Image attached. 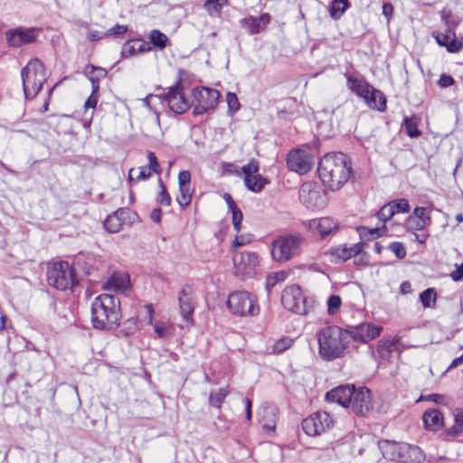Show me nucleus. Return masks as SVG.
<instances>
[{
  "label": "nucleus",
  "mask_w": 463,
  "mask_h": 463,
  "mask_svg": "<svg viewBox=\"0 0 463 463\" xmlns=\"http://www.w3.org/2000/svg\"><path fill=\"white\" fill-rule=\"evenodd\" d=\"M353 391L354 386L341 385L330 392H327L326 399L328 402H335L345 408L348 407L350 405V402H352Z\"/></svg>",
  "instance_id": "18"
},
{
  "label": "nucleus",
  "mask_w": 463,
  "mask_h": 463,
  "mask_svg": "<svg viewBox=\"0 0 463 463\" xmlns=\"http://www.w3.org/2000/svg\"><path fill=\"white\" fill-rule=\"evenodd\" d=\"M163 99L166 101L169 109L176 114H183L191 108L190 101L184 96V85L181 80L168 88V90L163 96Z\"/></svg>",
  "instance_id": "11"
},
{
  "label": "nucleus",
  "mask_w": 463,
  "mask_h": 463,
  "mask_svg": "<svg viewBox=\"0 0 463 463\" xmlns=\"http://www.w3.org/2000/svg\"><path fill=\"white\" fill-rule=\"evenodd\" d=\"M270 21L269 14L265 13L259 17L249 16L240 21L241 27L245 28L250 34L260 33Z\"/></svg>",
  "instance_id": "21"
},
{
  "label": "nucleus",
  "mask_w": 463,
  "mask_h": 463,
  "mask_svg": "<svg viewBox=\"0 0 463 463\" xmlns=\"http://www.w3.org/2000/svg\"><path fill=\"white\" fill-rule=\"evenodd\" d=\"M103 288L111 291H123L127 288L126 279L121 275L114 274L106 281Z\"/></svg>",
  "instance_id": "32"
},
{
  "label": "nucleus",
  "mask_w": 463,
  "mask_h": 463,
  "mask_svg": "<svg viewBox=\"0 0 463 463\" xmlns=\"http://www.w3.org/2000/svg\"><path fill=\"white\" fill-rule=\"evenodd\" d=\"M317 172L326 186L338 190L351 177V162L343 153H328L320 159Z\"/></svg>",
  "instance_id": "1"
},
{
  "label": "nucleus",
  "mask_w": 463,
  "mask_h": 463,
  "mask_svg": "<svg viewBox=\"0 0 463 463\" xmlns=\"http://www.w3.org/2000/svg\"><path fill=\"white\" fill-rule=\"evenodd\" d=\"M287 165L291 171L304 175L314 165V157L305 150H293L288 154Z\"/></svg>",
  "instance_id": "12"
},
{
  "label": "nucleus",
  "mask_w": 463,
  "mask_h": 463,
  "mask_svg": "<svg viewBox=\"0 0 463 463\" xmlns=\"http://www.w3.org/2000/svg\"><path fill=\"white\" fill-rule=\"evenodd\" d=\"M47 281L59 290L73 289L78 284L75 270L67 261L54 262L49 266Z\"/></svg>",
  "instance_id": "6"
},
{
  "label": "nucleus",
  "mask_w": 463,
  "mask_h": 463,
  "mask_svg": "<svg viewBox=\"0 0 463 463\" xmlns=\"http://www.w3.org/2000/svg\"><path fill=\"white\" fill-rule=\"evenodd\" d=\"M383 14L385 16L389 24L393 15V5L391 3H384L383 5Z\"/></svg>",
  "instance_id": "62"
},
{
  "label": "nucleus",
  "mask_w": 463,
  "mask_h": 463,
  "mask_svg": "<svg viewBox=\"0 0 463 463\" xmlns=\"http://www.w3.org/2000/svg\"><path fill=\"white\" fill-rule=\"evenodd\" d=\"M228 5V0H206L203 8L211 16L219 15L223 6Z\"/></svg>",
  "instance_id": "36"
},
{
  "label": "nucleus",
  "mask_w": 463,
  "mask_h": 463,
  "mask_svg": "<svg viewBox=\"0 0 463 463\" xmlns=\"http://www.w3.org/2000/svg\"><path fill=\"white\" fill-rule=\"evenodd\" d=\"M158 184L161 188V191L156 199L157 203L162 205L168 206L171 204V197H170L169 194L167 193L166 188L161 179H159Z\"/></svg>",
  "instance_id": "49"
},
{
  "label": "nucleus",
  "mask_w": 463,
  "mask_h": 463,
  "mask_svg": "<svg viewBox=\"0 0 463 463\" xmlns=\"http://www.w3.org/2000/svg\"><path fill=\"white\" fill-rule=\"evenodd\" d=\"M427 430L436 431L443 426V416L437 409L427 410L422 416Z\"/></svg>",
  "instance_id": "23"
},
{
  "label": "nucleus",
  "mask_w": 463,
  "mask_h": 463,
  "mask_svg": "<svg viewBox=\"0 0 463 463\" xmlns=\"http://www.w3.org/2000/svg\"><path fill=\"white\" fill-rule=\"evenodd\" d=\"M364 100L370 109H376L381 112L385 111L386 109V99L384 94L373 87L371 89L369 95L365 97Z\"/></svg>",
  "instance_id": "24"
},
{
  "label": "nucleus",
  "mask_w": 463,
  "mask_h": 463,
  "mask_svg": "<svg viewBox=\"0 0 463 463\" xmlns=\"http://www.w3.org/2000/svg\"><path fill=\"white\" fill-rule=\"evenodd\" d=\"M103 225L110 233L118 232L123 227L121 221H119L118 217L114 213L106 218Z\"/></svg>",
  "instance_id": "37"
},
{
  "label": "nucleus",
  "mask_w": 463,
  "mask_h": 463,
  "mask_svg": "<svg viewBox=\"0 0 463 463\" xmlns=\"http://www.w3.org/2000/svg\"><path fill=\"white\" fill-rule=\"evenodd\" d=\"M437 298L436 290L429 288L422 291L420 295V299L424 307H430L435 303Z\"/></svg>",
  "instance_id": "40"
},
{
  "label": "nucleus",
  "mask_w": 463,
  "mask_h": 463,
  "mask_svg": "<svg viewBox=\"0 0 463 463\" xmlns=\"http://www.w3.org/2000/svg\"><path fill=\"white\" fill-rule=\"evenodd\" d=\"M226 102L228 105V114L233 115L240 109V102L238 97L233 92H228L226 95Z\"/></svg>",
  "instance_id": "44"
},
{
  "label": "nucleus",
  "mask_w": 463,
  "mask_h": 463,
  "mask_svg": "<svg viewBox=\"0 0 463 463\" xmlns=\"http://www.w3.org/2000/svg\"><path fill=\"white\" fill-rule=\"evenodd\" d=\"M260 422L266 431H274L276 428V411L273 408H265L259 414Z\"/></svg>",
  "instance_id": "29"
},
{
  "label": "nucleus",
  "mask_w": 463,
  "mask_h": 463,
  "mask_svg": "<svg viewBox=\"0 0 463 463\" xmlns=\"http://www.w3.org/2000/svg\"><path fill=\"white\" fill-rule=\"evenodd\" d=\"M232 213V225L234 230L239 232L241 231V222H242V213L241 209L237 206L234 209L230 210Z\"/></svg>",
  "instance_id": "55"
},
{
  "label": "nucleus",
  "mask_w": 463,
  "mask_h": 463,
  "mask_svg": "<svg viewBox=\"0 0 463 463\" xmlns=\"http://www.w3.org/2000/svg\"><path fill=\"white\" fill-rule=\"evenodd\" d=\"M359 234L362 239L373 240L387 234V228L383 224L381 228L361 227Z\"/></svg>",
  "instance_id": "35"
},
{
  "label": "nucleus",
  "mask_w": 463,
  "mask_h": 463,
  "mask_svg": "<svg viewBox=\"0 0 463 463\" xmlns=\"http://www.w3.org/2000/svg\"><path fill=\"white\" fill-rule=\"evenodd\" d=\"M245 186L253 193L261 192L268 184L267 178L260 174H255L248 178H244Z\"/></svg>",
  "instance_id": "30"
},
{
  "label": "nucleus",
  "mask_w": 463,
  "mask_h": 463,
  "mask_svg": "<svg viewBox=\"0 0 463 463\" xmlns=\"http://www.w3.org/2000/svg\"><path fill=\"white\" fill-rule=\"evenodd\" d=\"M334 424L332 417L326 411H317L302 421V429L308 436H317L328 430Z\"/></svg>",
  "instance_id": "10"
},
{
  "label": "nucleus",
  "mask_w": 463,
  "mask_h": 463,
  "mask_svg": "<svg viewBox=\"0 0 463 463\" xmlns=\"http://www.w3.org/2000/svg\"><path fill=\"white\" fill-rule=\"evenodd\" d=\"M383 326L372 323H361L357 326H348L345 332L348 333V340L350 338L354 341L367 343L376 338L382 332Z\"/></svg>",
  "instance_id": "13"
},
{
  "label": "nucleus",
  "mask_w": 463,
  "mask_h": 463,
  "mask_svg": "<svg viewBox=\"0 0 463 463\" xmlns=\"http://www.w3.org/2000/svg\"><path fill=\"white\" fill-rule=\"evenodd\" d=\"M420 119L416 116L411 117H404L403 118V124L406 130L407 135L411 137L415 138L421 135V131L419 130L418 125H419Z\"/></svg>",
  "instance_id": "33"
},
{
  "label": "nucleus",
  "mask_w": 463,
  "mask_h": 463,
  "mask_svg": "<svg viewBox=\"0 0 463 463\" xmlns=\"http://www.w3.org/2000/svg\"><path fill=\"white\" fill-rule=\"evenodd\" d=\"M347 85L354 93L363 99L369 95V92L373 88V86L365 80L354 78L352 76L347 77Z\"/></svg>",
  "instance_id": "26"
},
{
  "label": "nucleus",
  "mask_w": 463,
  "mask_h": 463,
  "mask_svg": "<svg viewBox=\"0 0 463 463\" xmlns=\"http://www.w3.org/2000/svg\"><path fill=\"white\" fill-rule=\"evenodd\" d=\"M388 248L395 254L398 259H404L406 257L407 251L402 242L393 241L390 243Z\"/></svg>",
  "instance_id": "51"
},
{
  "label": "nucleus",
  "mask_w": 463,
  "mask_h": 463,
  "mask_svg": "<svg viewBox=\"0 0 463 463\" xmlns=\"http://www.w3.org/2000/svg\"><path fill=\"white\" fill-rule=\"evenodd\" d=\"M455 424L446 430V434L449 437H455L463 430V419L460 412L454 414Z\"/></svg>",
  "instance_id": "42"
},
{
  "label": "nucleus",
  "mask_w": 463,
  "mask_h": 463,
  "mask_svg": "<svg viewBox=\"0 0 463 463\" xmlns=\"http://www.w3.org/2000/svg\"><path fill=\"white\" fill-rule=\"evenodd\" d=\"M435 39L439 45L445 46L449 52H457L461 48V43L456 39L455 34L437 33Z\"/></svg>",
  "instance_id": "27"
},
{
  "label": "nucleus",
  "mask_w": 463,
  "mask_h": 463,
  "mask_svg": "<svg viewBox=\"0 0 463 463\" xmlns=\"http://www.w3.org/2000/svg\"><path fill=\"white\" fill-rule=\"evenodd\" d=\"M281 301L286 309L298 315H307L313 307V300L306 298L298 285L287 287L283 290Z\"/></svg>",
  "instance_id": "7"
},
{
  "label": "nucleus",
  "mask_w": 463,
  "mask_h": 463,
  "mask_svg": "<svg viewBox=\"0 0 463 463\" xmlns=\"http://www.w3.org/2000/svg\"><path fill=\"white\" fill-rule=\"evenodd\" d=\"M147 159L149 162L148 165L146 166L148 168V170L151 171V173L154 172L156 174H160L161 168H160L159 163L157 161V158H156L155 153L148 151L147 152Z\"/></svg>",
  "instance_id": "56"
},
{
  "label": "nucleus",
  "mask_w": 463,
  "mask_h": 463,
  "mask_svg": "<svg viewBox=\"0 0 463 463\" xmlns=\"http://www.w3.org/2000/svg\"><path fill=\"white\" fill-rule=\"evenodd\" d=\"M259 171V162L256 159H250V162L241 167L244 178L257 174Z\"/></svg>",
  "instance_id": "48"
},
{
  "label": "nucleus",
  "mask_w": 463,
  "mask_h": 463,
  "mask_svg": "<svg viewBox=\"0 0 463 463\" xmlns=\"http://www.w3.org/2000/svg\"><path fill=\"white\" fill-rule=\"evenodd\" d=\"M319 356L325 361H334L345 354L349 345L348 333L337 326H328L317 333Z\"/></svg>",
  "instance_id": "3"
},
{
  "label": "nucleus",
  "mask_w": 463,
  "mask_h": 463,
  "mask_svg": "<svg viewBox=\"0 0 463 463\" xmlns=\"http://www.w3.org/2000/svg\"><path fill=\"white\" fill-rule=\"evenodd\" d=\"M98 93H93V89H91V94L85 101L84 107L86 109H95L98 102Z\"/></svg>",
  "instance_id": "63"
},
{
  "label": "nucleus",
  "mask_w": 463,
  "mask_h": 463,
  "mask_svg": "<svg viewBox=\"0 0 463 463\" xmlns=\"http://www.w3.org/2000/svg\"><path fill=\"white\" fill-rule=\"evenodd\" d=\"M8 44L12 47H20L24 44L33 43L36 39L35 29L15 28L5 33Z\"/></svg>",
  "instance_id": "16"
},
{
  "label": "nucleus",
  "mask_w": 463,
  "mask_h": 463,
  "mask_svg": "<svg viewBox=\"0 0 463 463\" xmlns=\"http://www.w3.org/2000/svg\"><path fill=\"white\" fill-rule=\"evenodd\" d=\"M180 196L177 197V203L182 209H185L191 203L192 192L190 187H179Z\"/></svg>",
  "instance_id": "43"
},
{
  "label": "nucleus",
  "mask_w": 463,
  "mask_h": 463,
  "mask_svg": "<svg viewBox=\"0 0 463 463\" xmlns=\"http://www.w3.org/2000/svg\"><path fill=\"white\" fill-rule=\"evenodd\" d=\"M390 203L394 210L395 214L399 213H409L411 210V206H410L409 201L407 199H404V198L396 199Z\"/></svg>",
  "instance_id": "45"
},
{
  "label": "nucleus",
  "mask_w": 463,
  "mask_h": 463,
  "mask_svg": "<svg viewBox=\"0 0 463 463\" xmlns=\"http://www.w3.org/2000/svg\"><path fill=\"white\" fill-rule=\"evenodd\" d=\"M425 455L418 446L402 443L397 462L400 463H421Z\"/></svg>",
  "instance_id": "19"
},
{
  "label": "nucleus",
  "mask_w": 463,
  "mask_h": 463,
  "mask_svg": "<svg viewBox=\"0 0 463 463\" xmlns=\"http://www.w3.org/2000/svg\"><path fill=\"white\" fill-rule=\"evenodd\" d=\"M148 38L150 43L154 45V47L159 50H163L170 44L168 37L165 33L156 29H154L149 33Z\"/></svg>",
  "instance_id": "34"
},
{
  "label": "nucleus",
  "mask_w": 463,
  "mask_h": 463,
  "mask_svg": "<svg viewBox=\"0 0 463 463\" xmlns=\"http://www.w3.org/2000/svg\"><path fill=\"white\" fill-rule=\"evenodd\" d=\"M114 213L118 217L119 221H121L123 225L130 224L132 222L131 215L133 213L129 208H119L117 211H115Z\"/></svg>",
  "instance_id": "50"
},
{
  "label": "nucleus",
  "mask_w": 463,
  "mask_h": 463,
  "mask_svg": "<svg viewBox=\"0 0 463 463\" xmlns=\"http://www.w3.org/2000/svg\"><path fill=\"white\" fill-rule=\"evenodd\" d=\"M154 330L157 336L162 339L171 335V327L164 323H156L154 325Z\"/></svg>",
  "instance_id": "53"
},
{
  "label": "nucleus",
  "mask_w": 463,
  "mask_h": 463,
  "mask_svg": "<svg viewBox=\"0 0 463 463\" xmlns=\"http://www.w3.org/2000/svg\"><path fill=\"white\" fill-rule=\"evenodd\" d=\"M128 31V27L126 25L116 24L112 28H110L105 35H120L125 33Z\"/></svg>",
  "instance_id": "61"
},
{
  "label": "nucleus",
  "mask_w": 463,
  "mask_h": 463,
  "mask_svg": "<svg viewBox=\"0 0 463 463\" xmlns=\"http://www.w3.org/2000/svg\"><path fill=\"white\" fill-rule=\"evenodd\" d=\"M227 395V388H220L216 392H212L209 398V403L213 407L221 408Z\"/></svg>",
  "instance_id": "38"
},
{
  "label": "nucleus",
  "mask_w": 463,
  "mask_h": 463,
  "mask_svg": "<svg viewBox=\"0 0 463 463\" xmlns=\"http://www.w3.org/2000/svg\"><path fill=\"white\" fill-rule=\"evenodd\" d=\"M394 215V210L391 203L384 204L377 213L378 219L383 222H386L387 221L391 220L392 217Z\"/></svg>",
  "instance_id": "46"
},
{
  "label": "nucleus",
  "mask_w": 463,
  "mask_h": 463,
  "mask_svg": "<svg viewBox=\"0 0 463 463\" xmlns=\"http://www.w3.org/2000/svg\"><path fill=\"white\" fill-rule=\"evenodd\" d=\"M191 174L189 171H181L178 175L179 187H190Z\"/></svg>",
  "instance_id": "58"
},
{
  "label": "nucleus",
  "mask_w": 463,
  "mask_h": 463,
  "mask_svg": "<svg viewBox=\"0 0 463 463\" xmlns=\"http://www.w3.org/2000/svg\"><path fill=\"white\" fill-rule=\"evenodd\" d=\"M352 411L361 416H364L373 409L371 391L366 387H361L358 390L354 388L352 392V402L349 405Z\"/></svg>",
  "instance_id": "15"
},
{
  "label": "nucleus",
  "mask_w": 463,
  "mask_h": 463,
  "mask_svg": "<svg viewBox=\"0 0 463 463\" xmlns=\"http://www.w3.org/2000/svg\"><path fill=\"white\" fill-rule=\"evenodd\" d=\"M406 225L408 229L420 231L423 230L428 225V223H426V221L424 220H414V222H410L408 217L406 221Z\"/></svg>",
  "instance_id": "59"
},
{
  "label": "nucleus",
  "mask_w": 463,
  "mask_h": 463,
  "mask_svg": "<svg viewBox=\"0 0 463 463\" xmlns=\"http://www.w3.org/2000/svg\"><path fill=\"white\" fill-rule=\"evenodd\" d=\"M21 77L26 99H34L47 80L44 65L37 58L29 61L22 70Z\"/></svg>",
  "instance_id": "4"
},
{
  "label": "nucleus",
  "mask_w": 463,
  "mask_h": 463,
  "mask_svg": "<svg viewBox=\"0 0 463 463\" xmlns=\"http://www.w3.org/2000/svg\"><path fill=\"white\" fill-rule=\"evenodd\" d=\"M304 242L300 234L280 235L271 243L272 259L278 262H287L298 256Z\"/></svg>",
  "instance_id": "5"
},
{
  "label": "nucleus",
  "mask_w": 463,
  "mask_h": 463,
  "mask_svg": "<svg viewBox=\"0 0 463 463\" xmlns=\"http://www.w3.org/2000/svg\"><path fill=\"white\" fill-rule=\"evenodd\" d=\"M227 307L236 316H256L260 307L255 298L248 291H235L229 295Z\"/></svg>",
  "instance_id": "8"
},
{
  "label": "nucleus",
  "mask_w": 463,
  "mask_h": 463,
  "mask_svg": "<svg viewBox=\"0 0 463 463\" xmlns=\"http://www.w3.org/2000/svg\"><path fill=\"white\" fill-rule=\"evenodd\" d=\"M194 116L203 115L213 110L218 104L220 92L208 87H195L192 91Z\"/></svg>",
  "instance_id": "9"
},
{
  "label": "nucleus",
  "mask_w": 463,
  "mask_h": 463,
  "mask_svg": "<svg viewBox=\"0 0 463 463\" xmlns=\"http://www.w3.org/2000/svg\"><path fill=\"white\" fill-rule=\"evenodd\" d=\"M259 264V258L255 252H235L233 265L236 272L242 276H252Z\"/></svg>",
  "instance_id": "14"
},
{
  "label": "nucleus",
  "mask_w": 463,
  "mask_h": 463,
  "mask_svg": "<svg viewBox=\"0 0 463 463\" xmlns=\"http://www.w3.org/2000/svg\"><path fill=\"white\" fill-rule=\"evenodd\" d=\"M319 191L313 188L311 184H304L299 189V200L307 208H317L321 206Z\"/></svg>",
  "instance_id": "20"
},
{
  "label": "nucleus",
  "mask_w": 463,
  "mask_h": 463,
  "mask_svg": "<svg viewBox=\"0 0 463 463\" xmlns=\"http://www.w3.org/2000/svg\"><path fill=\"white\" fill-rule=\"evenodd\" d=\"M349 6V0H333L329 8L330 16L334 20L340 19Z\"/></svg>",
  "instance_id": "31"
},
{
  "label": "nucleus",
  "mask_w": 463,
  "mask_h": 463,
  "mask_svg": "<svg viewBox=\"0 0 463 463\" xmlns=\"http://www.w3.org/2000/svg\"><path fill=\"white\" fill-rule=\"evenodd\" d=\"M84 73L91 82V89H93V93H98L99 90V81L100 80L106 78L108 71L101 67L87 65L84 69Z\"/></svg>",
  "instance_id": "25"
},
{
  "label": "nucleus",
  "mask_w": 463,
  "mask_h": 463,
  "mask_svg": "<svg viewBox=\"0 0 463 463\" xmlns=\"http://www.w3.org/2000/svg\"><path fill=\"white\" fill-rule=\"evenodd\" d=\"M427 208L416 207L413 213L409 216V222H414V220H424L429 224L430 222V218L426 216Z\"/></svg>",
  "instance_id": "54"
},
{
  "label": "nucleus",
  "mask_w": 463,
  "mask_h": 463,
  "mask_svg": "<svg viewBox=\"0 0 463 463\" xmlns=\"http://www.w3.org/2000/svg\"><path fill=\"white\" fill-rule=\"evenodd\" d=\"M454 83V79L450 75L442 74L439 80V84L442 88H448Z\"/></svg>",
  "instance_id": "64"
},
{
  "label": "nucleus",
  "mask_w": 463,
  "mask_h": 463,
  "mask_svg": "<svg viewBox=\"0 0 463 463\" xmlns=\"http://www.w3.org/2000/svg\"><path fill=\"white\" fill-rule=\"evenodd\" d=\"M395 346V342L391 340H381L378 343L377 352L382 358H387L392 354Z\"/></svg>",
  "instance_id": "41"
},
{
  "label": "nucleus",
  "mask_w": 463,
  "mask_h": 463,
  "mask_svg": "<svg viewBox=\"0 0 463 463\" xmlns=\"http://www.w3.org/2000/svg\"><path fill=\"white\" fill-rule=\"evenodd\" d=\"M293 343V340L289 337H283L277 341L273 345V352L274 353H282L288 349Z\"/></svg>",
  "instance_id": "52"
},
{
  "label": "nucleus",
  "mask_w": 463,
  "mask_h": 463,
  "mask_svg": "<svg viewBox=\"0 0 463 463\" xmlns=\"http://www.w3.org/2000/svg\"><path fill=\"white\" fill-rule=\"evenodd\" d=\"M120 302L110 294H101L91 304V323L94 328L112 330L119 326Z\"/></svg>",
  "instance_id": "2"
},
{
  "label": "nucleus",
  "mask_w": 463,
  "mask_h": 463,
  "mask_svg": "<svg viewBox=\"0 0 463 463\" xmlns=\"http://www.w3.org/2000/svg\"><path fill=\"white\" fill-rule=\"evenodd\" d=\"M447 400L448 399H447V397L445 395L438 394V393L422 395L420 398V401L432 402H435L437 404H446L447 403Z\"/></svg>",
  "instance_id": "57"
},
{
  "label": "nucleus",
  "mask_w": 463,
  "mask_h": 463,
  "mask_svg": "<svg viewBox=\"0 0 463 463\" xmlns=\"http://www.w3.org/2000/svg\"><path fill=\"white\" fill-rule=\"evenodd\" d=\"M342 300L337 295H331L327 299V312L329 315H334L341 307Z\"/></svg>",
  "instance_id": "47"
},
{
  "label": "nucleus",
  "mask_w": 463,
  "mask_h": 463,
  "mask_svg": "<svg viewBox=\"0 0 463 463\" xmlns=\"http://www.w3.org/2000/svg\"><path fill=\"white\" fill-rule=\"evenodd\" d=\"M402 443L384 440L380 443L383 456L389 460L397 461L400 456Z\"/></svg>",
  "instance_id": "28"
},
{
  "label": "nucleus",
  "mask_w": 463,
  "mask_h": 463,
  "mask_svg": "<svg viewBox=\"0 0 463 463\" xmlns=\"http://www.w3.org/2000/svg\"><path fill=\"white\" fill-rule=\"evenodd\" d=\"M308 228L313 232H317L321 238H326L337 228V223L332 218L324 217L309 221Z\"/></svg>",
  "instance_id": "22"
},
{
  "label": "nucleus",
  "mask_w": 463,
  "mask_h": 463,
  "mask_svg": "<svg viewBox=\"0 0 463 463\" xmlns=\"http://www.w3.org/2000/svg\"><path fill=\"white\" fill-rule=\"evenodd\" d=\"M192 288L188 285H184L179 292L178 300L180 313L183 319L192 323V316L194 313V306L192 301Z\"/></svg>",
  "instance_id": "17"
},
{
  "label": "nucleus",
  "mask_w": 463,
  "mask_h": 463,
  "mask_svg": "<svg viewBox=\"0 0 463 463\" xmlns=\"http://www.w3.org/2000/svg\"><path fill=\"white\" fill-rule=\"evenodd\" d=\"M335 262L345 261L352 258L348 247H337L330 250Z\"/></svg>",
  "instance_id": "39"
},
{
  "label": "nucleus",
  "mask_w": 463,
  "mask_h": 463,
  "mask_svg": "<svg viewBox=\"0 0 463 463\" xmlns=\"http://www.w3.org/2000/svg\"><path fill=\"white\" fill-rule=\"evenodd\" d=\"M137 53V48L134 44H131L130 43H126L121 51V55L123 58H128L132 55Z\"/></svg>",
  "instance_id": "60"
}]
</instances>
